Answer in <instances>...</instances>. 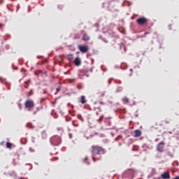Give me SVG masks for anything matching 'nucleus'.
Returning <instances> with one entry per match:
<instances>
[{
    "mask_svg": "<svg viewBox=\"0 0 179 179\" xmlns=\"http://www.w3.org/2000/svg\"><path fill=\"white\" fill-rule=\"evenodd\" d=\"M99 40H101L102 41H103V43H108L107 39H106V38H103V36H99Z\"/></svg>",
    "mask_w": 179,
    "mask_h": 179,
    "instance_id": "14",
    "label": "nucleus"
},
{
    "mask_svg": "<svg viewBox=\"0 0 179 179\" xmlns=\"http://www.w3.org/2000/svg\"><path fill=\"white\" fill-rule=\"evenodd\" d=\"M42 139H47L48 135L45 130H43L41 133Z\"/></svg>",
    "mask_w": 179,
    "mask_h": 179,
    "instance_id": "12",
    "label": "nucleus"
},
{
    "mask_svg": "<svg viewBox=\"0 0 179 179\" xmlns=\"http://www.w3.org/2000/svg\"><path fill=\"white\" fill-rule=\"evenodd\" d=\"M28 96H29V97H30V94Z\"/></svg>",
    "mask_w": 179,
    "mask_h": 179,
    "instance_id": "41",
    "label": "nucleus"
},
{
    "mask_svg": "<svg viewBox=\"0 0 179 179\" xmlns=\"http://www.w3.org/2000/svg\"><path fill=\"white\" fill-rule=\"evenodd\" d=\"M169 134H171V131H169Z\"/></svg>",
    "mask_w": 179,
    "mask_h": 179,
    "instance_id": "42",
    "label": "nucleus"
},
{
    "mask_svg": "<svg viewBox=\"0 0 179 179\" xmlns=\"http://www.w3.org/2000/svg\"><path fill=\"white\" fill-rule=\"evenodd\" d=\"M67 59H69V61H72V59H73V55L72 54L68 55Z\"/></svg>",
    "mask_w": 179,
    "mask_h": 179,
    "instance_id": "15",
    "label": "nucleus"
},
{
    "mask_svg": "<svg viewBox=\"0 0 179 179\" xmlns=\"http://www.w3.org/2000/svg\"><path fill=\"white\" fill-rule=\"evenodd\" d=\"M18 107L20 110L22 109V105L20 103L18 104Z\"/></svg>",
    "mask_w": 179,
    "mask_h": 179,
    "instance_id": "29",
    "label": "nucleus"
},
{
    "mask_svg": "<svg viewBox=\"0 0 179 179\" xmlns=\"http://www.w3.org/2000/svg\"><path fill=\"white\" fill-rule=\"evenodd\" d=\"M0 83H2L3 85H7L6 80H3L2 77H0Z\"/></svg>",
    "mask_w": 179,
    "mask_h": 179,
    "instance_id": "17",
    "label": "nucleus"
},
{
    "mask_svg": "<svg viewBox=\"0 0 179 179\" xmlns=\"http://www.w3.org/2000/svg\"><path fill=\"white\" fill-rule=\"evenodd\" d=\"M25 108H27L28 111H31V108H33V107H34V101L33 100H27L25 102Z\"/></svg>",
    "mask_w": 179,
    "mask_h": 179,
    "instance_id": "4",
    "label": "nucleus"
},
{
    "mask_svg": "<svg viewBox=\"0 0 179 179\" xmlns=\"http://www.w3.org/2000/svg\"><path fill=\"white\" fill-rule=\"evenodd\" d=\"M145 34H149V33H148V32H145Z\"/></svg>",
    "mask_w": 179,
    "mask_h": 179,
    "instance_id": "37",
    "label": "nucleus"
},
{
    "mask_svg": "<svg viewBox=\"0 0 179 179\" xmlns=\"http://www.w3.org/2000/svg\"><path fill=\"white\" fill-rule=\"evenodd\" d=\"M122 90H123L122 87H118L116 92L117 93H119L120 92H122Z\"/></svg>",
    "mask_w": 179,
    "mask_h": 179,
    "instance_id": "19",
    "label": "nucleus"
},
{
    "mask_svg": "<svg viewBox=\"0 0 179 179\" xmlns=\"http://www.w3.org/2000/svg\"><path fill=\"white\" fill-rule=\"evenodd\" d=\"M115 141H117V138H115Z\"/></svg>",
    "mask_w": 179,
    "mask_h": 179,
    "instance_id": "43",
    "label": "nucleus"
},
{
    "mask_svg": "<svg viewBox=\"0 0 179 179\" xmlns=\"http://www.w3.org/2000/svg\"><path fill=\"white\" fill-rule=\"evenodd\" d=\"M87 101L86 100V96H81L80 97V103L81 104H85Z\"/></svg>",
    "mask_w": 179,
    "mask_h": 179,
    "instance_id": "11",
    "label": "nucleus"
},
{
    "mask_svg": "<svg viewBox=\"0 0 179 179\" xmlns=\"http://www.w3.org/2000/svg\"><path fill=\"white\" fill-rule=\"evenodd\" d=\"M29 82H30V80H28L25 81L24 83H25V85H27V83H29Z\"/></svg>",
    "mask_w": 179,
    "mask_h": 179,
    "instance_id": "27",
    "label": "nucleus"
},
{
    "mask_svg": "<svg viewBox=\"0 0 179 179\" xmlns=\"http://www.w3.org/2000/svg\"><path fill=\"white\" fill-rule=\"evenodd\" d=\"M56 90H57V92L55 93V95H57V93H58V92H60V91H61V86H59V87H57V88L56 89Z\"/></svg>",
    "mask_w": 179,
    "mask_h": 179,
    "instance_id": "24",
    "label": "nucleus"
},
{
    "mask_svg": "<svg viewBox=\"0 0 179 179\" xmlns=\"http://www.w3.org/2000/svg\"><path fill=\"white\" fill-rule=\"evenodd\" d=\"M166 124H170V122L168 120H165Z\"/></svg>",
    "mask_w": 179,
    "mask_h": 179,
    "instance_id": "33",
    "label": "nucleus"
},
{
    "mask_svg": "<svg viewBox=\"0 0 179 179\" xmlns=\"http://www.w3.org/2000/svg\"><path fill=\"white\" fill-rule=\"evenodd\" d=\"M59 9H62L63 6H58Z\"/></svg>",
    "mask_w": 179,
    "mask_h": 179,
    "instance_id": "31",
    "label": "nucleus"
},
{
    "mask_svg": "<svg viewBox=\"0 0 179 179\" xmlns=\"http://www.w3.org/2000/svg\"><path fill=\"white\" fill-rule=\"evenodd\" d=\"M10 90V87H8V90Z\"/></svg>",
    "mask_w": 179,
    "mask_h": 179,
    "instance_id": "36",
    "label": "nucleus"
},
{
    "mask_svg": "<svg viewBox=\"0 0 179 179\" xmlns=\"http://www.w3.org/2000/svg\"><path fill=\"white\" fill-rule=\"evenodd\" d=\"M50 142L52 146H59V144L62 142V138L57 135H55L50 138Z\"/></svg>",
    "mask_w": 179,
    "mask_h": 179,
    "instance_id": "2",
    "label": "nucleus"
},
{
    "mask_svg": "<svg viewBox=\"0 0 179 179\" xmlns=\"http://www.w3.org/2000/svg\"><path fill=\"white\" fill-rule=\"evenodd\" d=\"M96 110H97V111L96 112V115H99V113H101V108H100V107H98L96 108Z\"/></svg>",
    "mask_w": 179,
    "mask_h": 179,
    "instance_id": "18",
    "label": "nucleus"
},
{
    "mask_svg": "<svg viewBox=\"0 0 179 179\" xmlns=\"http://www.w3.org/2000/svg\"><path fill=\"white\" fill-rule=\"evenodd\" d=\"M164 145H166L164 141H161L159 143H158L157 150L158 152H159V153H163V152H164Z\"/></svg>",
    "mask_w": 179,
    "mask_h": 179,
    "instance_id": "5",
    "label": "nucleus"
},
{
    "mask_svg": "<svg viewBox=\"0 0 179 179\" xmlns=\"http://www.w3.org/2000/svg\"><path fill=\"white\" fill-rule=\"evenodd\" d=\"M78 48L83 54H85L89 51V47L87 45H80L78 46Z\"/></svg>",
    "mask_w": 179,
    "mask_h": 179,
    "instance_id": "7",
    "label": "nucleus"
},
{
    "mask_svg": "<svg viewBox=\"0 0 179 179\" xmlns=\"http://www.w3.org/2000/svg\"><path fill=\"white\" fill-rule=\"evenodd\" d=\"M86 160H87V157H86L85 159H84V163H87V164L89 166V164H90V162H86Z\"/></svg>",
    "mask_w": 179,
    "mask_h": 179,
    "instance_id": "26",
    "label": "nucleus"
},
{
    "mask_svg": "<svg viewBox=\"0 0 179 179\" xmlns=\"http://www.w3.org/2000/svg\"><path fill=\"white\" fill-rule=\"evenodd\" d=\"M137 23L141 26H143L145 23H148V20L145 17H141L137 19Z\"/></svg>",
    "mask_w": 179,
    "mask_h": 179,
    "instance_id": "6",
    "label": "nucleus"
},
{
    "mask_svg": "<svg viewBox=\"0 0 179 179\" xmlns=\"http://www.w3.org/2000/svg\"><path fill=\"white\" fill-rule=\"evenodd\" d=\"M141 135H142V131H141V130L136 129L134 131V138H139Z\"/></svg>",
    "mask_w": 179,
    "mask_h": 179,
    "instance_id": "9",
    "label": "nucleus"
},
{
    "mask_svg": "<svg viewBox=\"0 0 179 179\" xmlns=\"http://www.w3.org/2000/svg\"><path fill=\"white\" fill-rule=\"evenodd\" d=\"M0 26H3V24H0Z\"/></svg>",
    "mask_w": 179,
    "mask_h": 179,
    "instance_id": "38",
    "label": "nucleus"
},
{
    "mask_svg": "<svg viewBox=\"0 0 179 179\" xmlns=\"http://www.w3.org/2000/svg\"><path fill=\"white\" fill-rule=\"evenodd\" d=\"M27 128H34V127H33V124H31V123H28L27 124Z\"/></svg>",
    "mask_w": 179,
    "mask_h": 179,
    "instance_id": "22",
    "label": "nucleus"
},
{
    "mask_svg": "<svg viewBox=\"0 0 179 179\" xmlns=\"http://www.w3.org/2000/svg\"><path fill=\"white\" fill-rule=\"evenodd\" d=\"M6 148H12V143L10 142L6 143Z\"/></svg>",
    "mask_w": 179,
    "mask_h": 179,
    "instance_id": "21",
    "label": "nucleus"
},
{
    "mask_svg": "<svg viewBox=\"0 0 179 179\" xmlns=\"http://www.w3.org/2000/svg\"><path fill=\"white\" fill-rule=\"evenodd\" d=\"M130 71H132V69H130Z\"/></svg>",
    "mask_w": 179,
    "mask_h": 179,
    "instance_id": "44",
    "label": "nucleus"
},
{
    "mask_svg": "<svg viewBox=\"0 0 179 179\" xmlns=\"http://www.w3.org/2000/svg\"><path fill=\"white\" fill-rule=\"evenodd\" d=\"M43 94H47V90L43 91Z\"/></svg>",
    "mask_w": 179,
    "mask_h": 179,
    "instance_id": "32",
    "label": "nucleus"
},
{
    "mask_svg": "<svg viewBox=\"0 0 179 179\" xmlns=\"http://www.w3.org/2000/svg\"><path fill=\"white\" fill-rule=\"evenodd\" d=\"M106 124L108 127H111V121L110 120H106Z\"/></svg>",
    "mask_w": 179,
    "mask_h": 179,
    "instance_id": "20",
    "label": "nucleus"
},
{
    "mask_svg": "<svg viewBox=\"0 0 179 179\" xmlns=\"http://www.w3.org/2000/svg\"><path fill=\"white\" fill-rule=\"evenodd\" d=\"M83 40L84 41H89V40H90V37L87 36V34H85L83 36Z\"/></svg>",
    "mask_w": 179,
    "mask_h": 179,
    "instance_id": "13",
    "label": "nucleus"
},
{
    "mask_svg": "<svg viewBox=\"0 0 179 179\" xmlns=\"http://www.w3.org/2000/svg\"><path fill=\"white\" fill-rule=\"evenodd\" d=\"M122 101L124 104H127V103H129V99H128V98H127V97H124L122 99Z\"/></svg>",
    "mask_w": 179,
    "mask_h": 179,
    "instance_id": "16",
    "label": "nucleus"
},
{
    "mask_svg": "<svg viewBox=\"0 0 179 179\" xmlns=\"http://www.w3.org/2000/svg\"><path fill=\"white\" fill-rule=\"evenodd\" d=\"M155 142H157V139L155 140Z\"/></svg>",
    "mask_w": 179,
    "mask_h": 179,
    "instance_id": "40",
    "label": "nucleus"
},
{
    "mask_svg": "<svg viewBox=\"0 0 179 179\" xmlns=\"http://www.w3.org/2000/svg\"><path fill=\"white\" fill-rule=\"evenodd\" d=\"M21 179H23V178H20Z\"/></svg>",
    "mask_w": 179,
    "mask_h": 179,
    "instance_id": "45",
    "label": "nucleus"
},
{
    "mask_svg": "<svg viewBox=\"0 0 179 179\" xmlns=\"http://www.w3.org/2000/svg\"><path fill=\"white\" fill-rule=\"evenodd\" d=\"M106 149H104L103 147H100L99 145H92V159L94 162H96V160H100V158L96 159L94 158V155H106Z\"/></svg>",
    "mask_w": 179,
    "mask_h": 179,
    "instance_id": "1",
    "label": "nucleus"
},
{
    "mask_svg": "<svg viewBox=\"0 0 179 179\" xmlns=\"http://www.w3.org/2000/svg\"><path fill=\"white\" fill-rule=\"evenodd\" d=\"M161 177H162L163 179H170V173L169 172H164Z\"/></svg>",
    "mask_w": 179,
    "mask_h": 179,
    "instance_id": "8",
    "label": "nucleus"
},
{
    "mask_svg": "<svg viewBox=\"0 0 179 179\" xmlns=\"http://www.w3.org/2000/svg\"><path fill=\"white\" fill-rule=\"evenodd\" d=\"M54 160H58V157L55 158Z\"/></svg>",
    "mask_w": 179,
    "mask_h": 179,
    "instance_id": "35",
    "label": "nucleus"
},
{
    "mask_svg": "<svg viewBox=\"0 0 179 179\" xmlns=\"http://www.w3.org/2000/svg\"><path fill=\"white\" fill-rule=\"evenodd\" d=\"M122 178H126V179L134 178V170L129 169V170L126 171L124 173H123Z\"/></svg>",
    "mask_w": 179,
    "mask_h": 179,
    "instance_id": "3",
    "label": "nucleus"
},
{
    "mask_svg": "<svg viewBox=\"0 0 179 179\" xmlns=\"http://www.w3.org/2000/svg\"><path fill=\"white\" fill-rule=\"evenodd\" d=\"M5 48L6 50H10V45H6Z\"/></svg>",
    "mask_w": 179,
    "mask_h": 179,
    "instance_id": "25",
    "label": "nucleus"
},
{
    "mask_svg": "<svg viewBox=\"0 0 179 179\" xmlns=\"http://www.w3.org/2000/svg\"><path fill=\"white\" fill-rule=\"evenodd\" d=\"M34 114L36 115V112H34Z\"/></svg>",
    "mask_w": 179,
    "mask_h": 179,
    "instance_id": "39",
    "label": "nucleus"
},
{
    "mask_svg": "<svg viewBox=\"0 0 179 179\" xmlns=\"http://www.w3.org/2000/svg\"><path fill=\"white\" fill-rule=\"evenodd\" d=\"M69 136L70 139H72V134L70 133V134H69Z\"/></svg>",
    "mask_w": 179,
    "mask_h": 179,
    "instance_id": "28",
    "label": "nucleus"
},
{
    "mask_svg": "<svg viewBox=\"0 0 179 179\" xmlns=\"http://www.w3.org/2000/svg\"><path fill=\"white\" fill-rule=\"evenodd\" d=\"M97 122H103V115H101V116L100 117V118L97 120Z\"/></svg>",
    "mask_w": 179,
    "mask_h": 179,
    "instance_id": "23",
    "label": "nucleus"
},
{
    "mask_svg": "<svg viewBox=\"0 0 179 179\" xmlns=\"http://www.w3.org/2000/svg\"><path fill=\"white\" fill-rule=\"evenodd\" d=\"M74 64L76 66H80V64H82V62L80 61V58L76 57L74 60Z\"/></svg>",
    "mask_w": 179,
    "mask_h": 179,
    "instance_id": "10",
    "label": "nucleus"
},
{
    "mask_svg": "<svg viewBox=\"0 0 179 179\" xmlns=\"http://www.w3.org/2000/svg\"><path fill=\"white\" fill-rule=\"evenodd\" d=\"M111 80H113V79H110L108 82V85H110L111 83Z\"/></svg>",
    "mask_w": 179,
    "mask_h": 179,
    "instance_id": "30",
    "label": "nucleus"
},
{
    "mask_svg": "<svg viewBox=\"0 0 179 179\" xmlns=\"http://www.w3.org/2000/svg\"><path fill=\"white\" fill-rule=\"evenodd\" d=\"M100 103V104H101V105H104V103H103V102H99Z\"/></svg>",
    "mask_w": 179,
    "mask_h": 179,
    "instance_id": "34",
    "label": "nucleus"
}]
</instances>
